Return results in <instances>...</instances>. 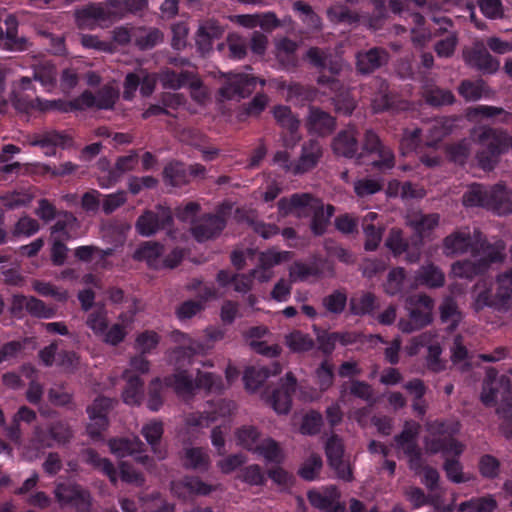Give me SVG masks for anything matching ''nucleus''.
Listing matches in <instances>:
<instances>
[{
  "instance_id": "obj_1",
  "label": "nucleus",
  "mask_w": 512,
  "mask_h": 512,
  "mask_svg": "<svg viewBox=\"0 0 512 512\" xmlns=\"http://www.w3.org/2000/svg\"><path fill=\"white\" fill-rule=\"evenodd\" d=\"M471 255L476 260L457 261L452 265L455 276L465 279H473L476 276L486 274L493 264L503 263L506 259V243L498 239L493 243L487 239L476 241Z\"/></svg>"
},
{
  "instance_id": "obj_2",
  "label": "nucleus",
  "mask_w": 512,
  "mask_h": 512,
  "mask_svg": "<svg viewBox=\"0 0 512 512\" xmlns=\"http://www.w3.org/2000/svg\"><path fill=\"white\" fill-rule=\"evenodd\" d=\"M472 138L480 146L475 154L478 166L484 171H492L505 154V137L501 136L500 129L481 126L473 130Z\"/></svg>"
},
{
  "instance_id": "obj_3",
  "label": "nucleus",
  "mask_w": 512,
  "mask_h": 512,
  "mask_svg": "<svg viewBox=\"0 0 512 512\" xmlns=\"http://www.w3.org/2000/svg\"><path fill=\"white\" fill-rule=\"evenodd\" d=\"M510 196V191L502 183L495 184L491 187L475 184L464 193L463 204L468 207H484L502 215L507 214L506 208Z\"/></svg>"
},
{
  "instance_id": "obj_4",
  "label": "nucleus",
  "mask_w": 512,
  "mask_h": 512,
  "mask_svg": "<svg viewBox=\"0 0 512 512\" xmlns=\"http://www.w3.org/2000/svg\"><path fill=\"white\" fill-rule=\"evenodd\" d=\"M325 454L329 466L335 471L339 479L345 482H351L354 479L353 468L349 458L345 456V447L338 435L332 434L327 439Z\"/></svg>"
},
{
  "instance_id": "obj_5",
  "label": "nucleus",
  "mask_w": 512,
  "mask_h": 512,
  "mask_svg": "<svg viewBox=\"0 0 512 512\" xmlns=\"http://www.w3.org/2000/svg\"><path fill=\"white\" fill-rule=\"evenodd\" d=\"M363 150L373 156L371 165L380 172L391 170L395 166V156L391 148L384 145L379 136L371 129L366 130Z\"/></svg>"
},
{
  "instance_id": "obj_6",
  "label": "nucleus",
  "mask_w": 512,
  "mask_h": 512,
  "mask_svg": "<svg viewBox=\"0 0 512 512\" xmlns=\"http://www.w3.org/2000/svg\"><path fill=\"white\" fill-rule=\"evenodd\" d=\"M173 225V213L164 205H157L155 210H146L135 224L137 232L145 237L154 235L159 230L168 229Z\"/></svg>"
},
{
  "instance_id": "obj_7",
  "label": "nucleus",
  "mask_w": 512,
  "mask_h": 512,
  "mask_svg": "<svg viewBox=\"0 0 512 512\" xmlns=\"http://www.w3.org/2000/svg\"><path fill=\"white\" fill-rule=\"evenodd\" d=\"M73 438V430L65 420L49 422L45 427H36L34 440L43 448L65 445Z\"/></svg>"
},
{
  "instance_id": "obj_8",
  "label": "nucleus",
  "mask_w": 512,
  "mask_h": 512,
  "mask_svg": "<svg viewBox=\"0 0 512 512\" xmlns=\"http://www.w3.org/2000/svg\"><path fill=\"white\" fill-rule=\"evenodd\" d=\"M113 407L108 397H97L86 409L90 423L86 427L87 434L93 440H99L109 426L108 414Z\"/></svg>"
},
{
  "instance_id": "obj_9",
  "label": "nucleus",
  "mask_w": 512,
  "mask_h": 512,
  "mask_svg": "<svg viewBox=\"0 0 512 512\" xmlns=\"http://www.w3.org/2000/svg\"><path fill=\"white\" fill-rule=\"evenodd\" d=\"M54 495L61 507L72 506L77 512H88L90 509V493L78 484L58 483Z\"/></svg>"
},
{
  "instance_id": "obj_10",
  "label": "nucleus",
  "mask_w": 512,
  "mask_h": 512,
  "mask_svg": "<svg viewBox=\"0 0 512 512\" xmlns=\"http://www.w3.org/2000/svg\"><path fill=\"white\" fill-rule=\"evenodd\" d=\"M483 239H487V237L479 229H475L473 234L468 228L458 230L444 238V252L446 255H461L468 251L473 253L476 241L481 242Z\"/></svg>"
},
{
  "instance_id": "obj_11",
  "label": "nucleus",
  "mask_w": 512,
  "mask_h": 512,
  "mask_svg": "<svg viewBox=\"0 0 512 512\" xmlns=\"http://www.w3.org/2000/svg\"><path fill=\"white\" fill-rule=\"evenodd\" d=\"M226 227V219L223 215L206 213L193 221L191 234L198 242H205L218 237Z\"/></svg>"
},
{
  "instance_id": "obj_12",
  "label": "nucleus",
  "mask_w": 512,
  "mask_h": 512,
  "mask_svg": "<svg viewBox=\"0 0 512 512\" xmlns=\"http://www.w3.org/2000/svg\"><path fill=\"white\" fill-rule=\"evenodd\" d=\"M258 78L246 74H230L220 88V95L227 99H242L250 96L256 89Z\"/></svg>"
},
{
  "instance_id": "obj_13",
  "label": "nucleus",
  "mask_w": 512,
  "mask_h": 512,
  "mask_svg": "<svg viewBox=\"0 0 512 512\" xmlns=\"http://www.w3.org/2000/svg\"><path fill=\"white\" fill-rule=\"evenodd\" d=\"M385 246L391 251L394 257L406 253V260L409 263H415L419 260L421 247L415 239L410 243L399 228H392L385 240Z\"/></svg>"
},
{
  "instance_id": "obj_14",
  "label": "nucleus",
  "mask_w": 512,
  "mask_h": 512,
  "mask_svg": "<svg viewBox=\"0 0 512 512\" xmlns=\"http://www.w3.org/2000/svg\"><path fill=\"white\" fill-rule=\"evenodd\" d=\"M297 380L295 376L288 372L284 379H281L280 385L273 389L268 400L273 409L279 414H287L292 406V397L296 392Z\"/></svg>"
},
{
  "instance_id": "obj_15",
  "label": "nucleus",
  "mask_w": 512,
  "mask_h": 512,
  "mask_svg": "<svg viewBox=\"0 0 512 512\" xmlns=\"http://www.w3.org/2000/svg\"><path fill=\"white\" fill-rule=\"evenodd\" d=\"M307 498L314 508L322 512H344L345 510L344 505L339 502L338 489L333 485L310 490Z\"/></svg>"
},
{
  "instance_id": "obj_16",
  "label": "nucleus",
  "mask_w": 512,
  "mask_h": 512,
  "mask_svg": "<svg viewBox=\"0 0 512 512\" xmlns=\"http://www.w3.org/2000/svg\"><path fill=\"white\" fill-rule=\"evenodd\" d=\"M465 63L483 73L493 74L499 68V61L494 59L483 44H475L463 50Z\"/></svg>"
},
{
  "instance_id": "obj_17",
  "label": "nucleus",
  "mask_w": 512,
  "mask_h": 512,
  "mask_svg": "<svg viewBox=\"0 0 512 512\" xmlns=\"http://www.w3.org/2000/svg\"><path fill=\"white\" fill-rule=\"evenodd\" d=\"M118 98V91L109 85L103 86L96 92V94H93L89 90H85L79 95V101L83 110L87 108L110 110L114 107Z\"/></svg>"
},
{
  "instance_id": "obj_18",
  "label": "nucleus",
  "mask_w": 512,
  "mask_h": 512,
  "mask_svg": "<svg viewBox=\"0 0 512 512\" xmlns=\"http://www.w3.org/2000/svg\"><path fill=\"white\" fill-rule=\"evenodd\" d=\"M139 161L137 150H130L128 155L117 158L113 168L107 171V174L98 178L99 185L102 188H109L115 185L126 172L133 171Z\"/></svg>"
},
{
  "instance_id": "obj_19",
  "label": "nucleus",
  "mask_w": 512,
  "mask_h": 512,
  "mask_svg": "<svg viewBox=\"0 0 512 512\" xmlns=\"http://www.w3.org/2000/svg\"><path fill=\"white\" fill-rule=\"evenodd\" d=\"M500 384L504 390L502 400L496 409V413L502 420L500 431L507 439H512V385L508 376L502 375Z\"/></svg>"
},
{
  "instance_id": "obj_20",
  "label": "nucleus",
  "mask_w": 512,
  "mask_h": 512,
  "mask_svg": "<svg viewBox=\"0 0 512 512\" xmlns=\"http://www.w3.org/2000/svg\"><path fill=\"white\" fill-rule=\"evenodd\" d=\"M389 61V53L381 47H373L356 54L357 72L363 75L371 74Z\"/></svg>"
},
{
  "instance_id": "obj_21",
  "label": "nucleus",
  "mask_w": 512,
  "mask_h": 512,
  "mask_svg": "<svg viewBox=\"0 0 512 512\" xmlns=\"http://www.w3.org/2000/svg\"><path fill=\"white\" fill-rule=\"evenodd\" d=\"M282 372L280 363L274 361L269 365L250 366L245 369L243 381L245 388L249 391H256L270 377Z\"/></svg>"
},
{
  "instance_id": "obj_22",
  "label": "nucleus",
  "mask_w": 512,
  "mask_h": 512,
  "mask_svg": "<svg viewBox=\"0 0 512 512\" xmlns=\"http://www.w3.org/2000/svg\"><path fill=\"white\" fill-rule=\"evenodd\" d=\"M349 313L357 317H375L376 312L380 308L378 297L369 291H361L350 297Z\"/></svg>"
},
{
  "instance_id": "obj_23",
  "label": "nucleus",
  "mask_w": 512,
  "mask_h": 512,
  "mask_svg": "<svg viewBox=\"0 0 512 512\" xmlns=\"http://www.w3.org/2000/svg\"><path fill=\"white\" fill-rule=\"evenodd\" d=\"M323 155V148L319 140L310 139L303 143L301 155L296 161L295 175L304 174L317 166Z\"/></svg>"
},
{
  "instance_id": "obj_24",
  "label": "nucleus",
  "mask_w": 512,
  "mask_h": 512,
  "mask_svg": "<svg viewBox=\"0 0 512 512\" xmlns=\"http://www.w3.org/2000/svg\"><path fill=\"white\" fill-rule=\"evenodd\" d=\"M182 467L205 473L211 466V459L207 449L203 447H184L180 453Z\"/></svg>"
},
{
  "instance_id": "obj_25",
  "label": "nucleus",
  "mask_w": 512,
  "mask_h": 512,
  "mask_svg": "<svg viewBox=\"0 0 512 512\" xmlns=\"http://www.w3.org/2000/svg\"><path fill=\"white\" fill-rule=\"evenodd\" d=\"M72 142V138L65 132L50 130L37 135L32 141V145L46 149V155L54 156L57 147L62 149L68 148L72 145Z\"/></svg>"
},
{
  "instance_id": "obj_26",
  "label": "nucleus",
  "mask_w": 512,
  "mask_h": 512,
  "mask_svg": "<svg viewBox=\"0 0 512 512\" xmlns=\"http://www.w3.org/2000/svg\"><path fill=\"white\" fill-rule=\"evenodd\" d=\"M160 80L163 87L173 90H177L186 86L191 88H196L199 86V81L196 78V74L193 70H181L180 72H177L167 68L162 71Z\"/></svg>"
},
{
  "instance_id": "obj_27",
  "label": "nucleus",
  "mask_w": 512,
  "mask_h": 512,
  "mask_svg": "<svg viewBox=\"0 0 512 512\" xmlns=\"http://www.w3.org/2000/svg\"><path fill=\"white\" fill-rule=\"evenodd\" d=\"M273 116L277 124L290 135L289 139H285L286 145H294L300 139V136L298 135L300 122L293 115L290 107L285 105L275 106L273 109Z\"/></svg>"
},
{
  "instance_id": "obj_28",
  "label": "nucleus",
  "mask_w": 512,
  "mask_h": 512,
  "mask_svg": "<svg viewBox=\"0 0 512 512\" xmlns=\"http://www.w3.org/2000/svg\"><path fill=\"white\" fill-rule=\"evenodd\" d=\"M307 126L310 132L326 136L334 131L336 121L328 112L317 107H310Z\"/></svg>"
},
{
  "instance_id": "obj_29",
  "label": "nucleus",
  "mask_w": 512,
  "mask_h": 512,
  "mask_svg": "<svg viewBox=\"0 0 512 512\" xmlns=\"http://www.w3.org/2000/svg\"><path fill=\"white\" fill-rule=\"evenodd\" d=\"M412 289H414V283L407 279L404 268L395 267L389 271L384 283L386 294L390 296H404V294Z\"/></svg>"
},
{
  "instance_id": "obj_30",
  "label": "nucleus",
  "mask_w": 512,
  "mask_h": 512,
  "mask_svg": "<svg viewBox=\"0 0 512 512\" xmlns=\"http://www.w3.org/2000/svg\"><path fill=\"white\" fill-rule=\"evenodd\" d=\"M332 148L337 155L354 158L359 149L356 131L352 128L340 131L333 140Z\"/></svg>"
},
{
  "instance_id": "obj_31",
  "label": "nucleus",
  "mask_w": 512,
  "mask_h": 512,
  "mask_svg": "<svg viewBox=\"0 0 512 512\" xmlns=\"http://www.w3.org/2000/svg\"><path fill=\"white\" fill-rule=\"evenodd\" d=\"M314 198L309 193H294L290 197H282L278 203V210L282 216L296 213L298 216L306 214V209Z\"/></svg>"
},
{
  "instance_id": "obj_32",
  "label": "nucleus",
  "mask_w": 512,
  "mask_h": 512,
  "mask_svg": "<svg viewBox=\"0 0 512 512\" xmlns=\"http://www.w3.org/2000/svg\"><path fill=\"white\" fill-rule=\"evenodd\" d=\"M445 275L440 268L434 264L421 266L415 273L413 283L414 289L418 286L428 288H439L444 285Z\"/></svg>"
},
{
  "instance_id": "obj_33",
  "label": "nucleus",
  "mask_w": 512,
  "mask_h": 512,
  "mask_svg": "<svg viewBox=\"0 0 512 512\" xmlns=\"http://www.w3.org/2000/svg\"><path fill=\"white\" fill-rule=\"evenodd\" d=\"M432 311L412 307L408 319L401 318L398 328L403 333H412L428 326L432 322Z\"/></svg>"
},
{
  "instance_id": "obj_34",
  "label": "nucleus",
  "mask_w": 512,
  "mask_h": 512,
  "mask_svg": "<svg viewBox=\"0 0 512 512\" xmlns=\"http://www.w3.org/2000/svg\"><path fill=\"white\" fill-rule=\"evenodd\" d=\"M455 127L453 119H435L426 130L425 144L429 147L437 146L446 136L450 135Z\"/></svg>"
},
{
  "instance_id": "obj_35",
  "label": "nucleus",
  "mask_w": 512,
  "mask_h": 512,
  "mask_svg": "<svg viewBox=\"0 0 512 512\" xmlns=\"http://www.w3.org/2000/svg\"><path fill=\"white\" fill-rule=\"evenodd\" d=\"M165 387L173 388L178 396H192L195 392V381L187 371H180L164 378Z\"/></svg>"
},
{
  "instance_id": "obj_36",
  "label": "nucleus",
  "mask_w": 512,
  "mask_h": 512,
  "mask_svg": "<svg viewBox=\"0 0 512 512\" xmlns=\"http://www.w3.org/2000/svg\"><path fill=\"white\" fill-rule=\"evenodd\" d=\"M164 246L158 242H144L134 252L133 258L137 261H145L149 267L158 269L161 267L160 257Z\"/></svg>"
},
{
  "instance_id": "obj_37",
  "label": "nucleus",
  "mask_w": 512,
  "mask_h": 512,
  "mask_svg": "<svg viewBox=\"0 0 512 512\" xmlns=\"http://www.w3.org/2000/svg\"><path fill=\"white\" fill-rule=\"evenodd\" d=\"M108 446L114 455L123 458L126 456L139 454L143 451L144 443L138 438H111Z\"/></svg>"
},
{
  "instance_id": "obj_38",
  "label": "nucleus",
  "mask_w": 512,
  "mask_h": 512,
  "mask_svg": "<svg viewBox=\"0 0 512 512\" xmlns=\"http://www.w3.org/2000/svg\"><path fill=\"white\" fill-rule=\"evenodd\" d=\"M427 445L431 453H442L445 457L453 455L457 459L463 452V445L451 436L434 437Z\"/></svg>"
},
{
  "instance_id": "obj_39",
  "label": "nucleus",
  "mask_w": 512,
  "mask_h": 512,
  "mask_svg": "<svg viewBox=\"0 0 512 512\" xmlns=\"http://www.w3.org/2000/svg\"><path fill=\"white\" fill-rule=\"evenodd\" d=\"M372 85L377 89L371 99L373 111L380 113L389 110L393 105V97L389 92L388 82L381 78H375L372 80Z\"/></svg>"
},
{
  "instance_id": "obj_40",
  "label": "nucleus",
  "mask_w": 512,
  "mask_h": 512,
  "mask_svg": "<svg viewBox=\"0 0 512 512\" xmlns=\"http://www.w3.org/2000/svg\"><path fill=\"white\" fill-rule=\"evenodd\" d=\"M410 226L415 231V240L421 247L423 238L431 232L439 223L438 214H420L410 220Z\"/></svg>"
},
{
  "instance_id": "obj_41",
  "label": "nucleus",
  "mask_w": 512,
  "mask_h": 512,
  "mask_svg": "<svg viewBox=\"0 0 512 512\" xmlns=\"http://www.w3.org/2000/svg\"><path fill=\"white\" fill-rule=\"evenodd\" d=\"M144 395V382L138 375L127 377L125 388L122 392L124 403L131 406L141 404Z\"/></svg>"
},
{
  "instance_id": "obj_42",
  "label": "nucleus",
  "mask_w": 512,
  "mask_h": 512,
  "mask_svg": "<svg viewBox=\"0 0 512 512\" xmlns=\"http://www.w3.org/2000/svg\"><path fill=\"white\" fill-rule=\"evenodd\" d=\"M498 507L495 497L487 494L481 497H472L459 504V512H494Z\"/></svg>"
},
{
  "instance_id": "obj_43",
  "label": "nucleus",
  "mask_w": 512,
  "mask_h": 512,
  "mask_svg": "<svg viewBox=\"0 0 512 512\" xmlns=\"http://www.w3.org/2000/svg\"><path fill=\"white\" fill-rule=\"evenodd\" d=\"M235 437L239 446L252 453L263 439L259 429L252 425H244L238 428L235 432Z\"/></svg>"
},
{
  "instance_id": "obj_44",
  "label": "nucleus",
  "mask_w": 512,
  "mask_h": 512,
  "mask_svg": "<svg viewBox=\"0 0 512 512\" xmlns=\"http://www.w3.org/2000/svg\"><path fill=\"white\" fill-rule=\"evenodd\" d=\"M218 486L208 484L198 476H185L179 483L173 486V489L176 490L178 487H182L191 495L207 496L216 491Z\"/></svg>"
},
{
  "instance_id": "obj_45",
  "label": "nucleus",
  "mask_w": 512,
  "mask_h": 512,
  "mask_svg": "<svg viewBox=\"0 0 512 512\" xmlns=\"http://www.w3.org/2000/svg\"><path fill=\"white\" fill-rule=\"evenodd\" d=\"M163 177L166 184L173 187H182L190 182V174L187 167L179 162L170 163L163 170Z\"/></svg>"
},
{
  "instance_id": "obj_46",
  "label": "nucleus",
  "mask_w": 512,
  "mask_h": 512,
  "mask_svg": "<svg viewBox=\"0 0 512 512\" xmlns=\"http://www.w3.org/2000/svg\"><path fill=\"white\" fill-rule=\"evenodd\" d=\"M33 79L47 90L51 91L57 82L56 66L50 61H44L33 69Z\"/></svg>"
},
{
  "instance_id": "obj_47",
  "label": "nucleus",
  "mask_w": 512,
  "mask_h": 512,
  "mask_svg": "<svg viewBox=\"0 0 512 512\" xmlns=\"http://www.w3.org/2000/svg\"><path fill=\"white\" fill-rule=\"evenodd\" d=\"M253 454H256L268 463L279 464L283 460V453L277 441L270 437L263 438Z\"/></svg>"
},
{
  "instance_id": "obj_48",
  "label": "nucleus",
  "mask_w": 512,
  "mask_h": 512,
  "mask_svg": "<svg viewBox=\"0 0 512 512\" xmlns=\"http://www.w3.org/2000/svg\"><path fill=\"white\" fill-rule=\"evenodd\" d=\"M163 34L157 28H138L134 30V44L140 50H148L162 42Z\"/></svg>"
},
{
  "instance_id": "obj_49",
  "label": "nucleus",
  "mask_w": 512,
  "mask_h": 512,
  "mask_svg": "<svg viewBox=\"0 0 512 512\" xmlns=\"http://www.w3.org/2000/svg\"><path fill=\"white\" fill-rule=\"evenodd\" d=\"M439 310L441 322L447 324L449 332L454 331L462 320V314L456 302L452 298H447L440 305Z\"/></svg>"
},
{
  "instance_id": "obj_50",
  "label": "nucleus",
  "mask_w": 512,
  "mask_h": 512,
  "mask_svg": "<svg viewBox=\"0 0 512 512\" xmlns=\"http://www.w3.org/2000/svg\"><path fill=\"white\" fill-rule=\"evenodd\" d=\"M40 103V112H47V111H58L61 113H69L74 111H81L82 105L79 101V96L73 100H63V99H56V100H47L41 98V101H38Z\"/></svg>"
},
{
  "instance_id": "obj_51",
  "label": "nucleus",
  "mask_w": 512,
  "mask_h": 512,
  "mask_svg": "<svg viewBox=\"0 0 512 512\" xmlns=\"http://www.w3.org/2000/svg\"><path fill=\"white\" fill-rule=\"evenodd\" d=\"M293 10L299 14L300 20L311 30L319 31L322 28V20L313 8L304 1L293 3Z\"/></svg>"
},
{
  "instance_id": "obj_52",
  "label": "nucleus",
  "mask_w": 512,
  "mask_h": 512,
  "mask_svg": "<svg viewBox=\"0 0 512 512\" xmlns=\"http://www.w3.org/2000/svg\"><path fill=\"white\" fill-rule=\"evenodd\" d=\"M40 97L32 98L31 95L25 92L14 90L11 95V102L15 110L20 113L31 114L34 111H40Z\"/></svg>"
},
{
  "instance_id": "obj_53",
  "label": "nucleus",
  "mask_w": 512,
  "mask_h": 512,
  "mask_svg": "<svg viewBox=\"0 0 512 512\" xmlns=\"http://www.w3.org/2000/svg\"><path fill=\"white\" fill-rule=\"evenodd\" d=\"M107 18V11L98 5H89L76 12V20L79 26H92Z\"/></svg>"
},
{
  "instance_id": "obj_54",
  "label": "nucleus",
  "mask_w": 512,
  "mask_h": 512,
  "mask_svg": "<svg viewBox=\"0 0 512 512\" xmlns=\"http://www.w3.org/2000/svg\"><path fill=\"white\" fill-rule=\"evenodd\" d=\"M506 302H502L497 297V291L493 294L490 287H486L479 291L474 299L473 308L476 312L483 310L485 307L501 309L507 306Z\"/></svg>"
},
{
  "instance_id": "obj_55",
  "label": "nucleus",
  "mask_w": 512,
  "mask_h": 512,
  "mask_svg": "<svg viewBox=\"0 0 512 512\" xmlns=\"http://www.w3.org/2000/svg\"><path fill=\"white\" fill-rule=\"evenodd\" d=\"M6 32L5 39L6 45L10 50L23 51L26 49V40L17 37L18 22L15 16L9 15L5 20Z\"/></svg>"
},
{
  "instance_id": "obj_56",
  "label": "nucleus",
  "mask_w": 512,
  "mask_h": 512,
  "mask_svg": "<svg viewBox=\"0 0 512 512\" xmlns=\"http://www.w3.org/2000/svg\"><path fill=\"white\" fill-rule=\"evenodd\" d=\"M308 210L313 212L311 224H310V229H311L312 233L315 236H322L326 232L327 226L330 221L327 218V216H325L324 206L319 203L314 205V204H312V202H310V206H308V208L306 209V212Z\"/></svg>"
},
{
  "instance_id": "obj_57",
  "label": "nucleus",
  "mask_w": 512,
  "mask_h": 512,
  "mask_svg": "<svg viewBox=\"0 0 512 512\" xmlns=\"http://www.w3.org/2000/svg\"><path fill=\"white\" fill-rule=\"evenodd\" d=\"M285 343L293 352H306L314 347L312 338L299 330H295L288 334L285 337Z\"/></svg>"
},
{
  "instance_id": "obj_58",
  "label": "nucleus",
  "mask_w": 512,
  "mask_h": 512,
  "mask_svg": "<svg viewBox=\"0 0 512 512\" xmlns=\"http://www.w3.org/2000/svg\"><path fill=\"white\" fill-rule=\"evenodd\" d=\"M323 426V416L316 410H310L302 417L300 433L303 435H317Z\"/></svg>"
},
{
  "instance_id": "obj_59",
  "label": "nucleus",
  "mask_w": 512,
  "mask_h": 512,
  "mask_svg": "<svg viewBox=\"0 0 512 512\" xmlns=\"http://www.w3.org/2000/svg\"><path fill=\"white\" fill-rule=\"evenodd\" d=\"M424 98L426 103L433 107L451 105L455 101V97L450 90L439 87L427 90Z\"/></svg>"
},
{
  "instance_id": "obj_60",
  "label": "nucleus",
  "mask_w": 512,
  "mask_h": 512,
  "mask_svg": "<svg viewBox=\"0 0 512 512\" xmlns=\"http://www.w3.org/2000/svg\"><path fill=\"white\" fill-rule=\"evenodd\" d=\"M195 390L204 389L209 392H220L223 388L222 378L210 372L198 371L195 378Z\"/></svg>"
},
{
  "instance_id": "obj_61",
  "label": "nucleus",
  "mask_w": 512,
  "mask_h": 512,
  "mask_svg": "<svg viewBox=\"0 0 512 512\" xmlns=\"http://www.w3.org/2000/svg\"><path fill=\"white\" fill-rule=\"evenodd\" d=\"M86 324L96 336L102 335L108 328L107 311L104 306H98L92 311L87 317Z\"/></svg>"
},
{
  "instance_id": "obj_62",
  "label": "nucleus",
  "mask_w": 512,
  "mask_h": 512,
  "mask_svg": "<svg viewBox=\"0 0 512 512\" xmlns=\"http://www.w3.org/2000/svg\"><path fill=\"white\" fill-rule=\"evenodd\" d=\"M287 95L291 101L305 103L313 101L316 97V90L310 86L301 83H291L287 88Z\"/></svg>"
},
{
  "instance_id": "obj_63",
  "label": "nucleus",
  "mask_w": 512,
  "mask_h": 512,
  "mask_svg": "<svg viewBox=\"0 0 512 512\" xmlns=\"http://www.w3.org/2000/svg\"><path fill=\"white\" fill-rule=\"evenodd\" d=\"M496 284L498 299L509 304L512 298V267L497 274Z\"/></svg>"
},
{
  "instance_id": "obj_64",
  "label": "nucleus",
  "mask_w": 512,
  "mask_h": 512,
  "mask_svg": "<svg viewBox=\"0 0 512 512\" xmlns=\"http://www.w3.org/2000/svg\"><path fill=\"white\" fill-rule=\"evenodd\" d=\"M238 479L251 486H263L266 483V475L258 464H251L242 468Z\"/></svg>"
}]
</instances>
